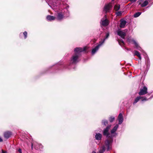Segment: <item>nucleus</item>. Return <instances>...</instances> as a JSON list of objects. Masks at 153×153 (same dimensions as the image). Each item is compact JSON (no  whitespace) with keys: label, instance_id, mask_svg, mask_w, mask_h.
Returning <instances> with one entry per match:
<instances>
[{"label":"nucleus","instance_id":"19","mask_svg":"<svg viewBox=\"0 0 153 153\" xmlns=\"http://www.w3.org/2000/svg\"><path fill=\"white\" fill-rule=\"evenodd\" d=\"M95 137L96 140H100L101 138L102 135L99 133H97L95 135Z\"/></svg>","mask_w":153,"mask_h":153},{"label":"nucleus","instance_id":"4","mask_svg":"<svg viewBox=\"0 0 153 153\" xmlns=\"http://www.w3.org/2000/svg\"><path fill=\"white\" fill-rule=\"evenodd\" d=\"M141 100L142 101H146L148 100V99L145 97L138 96L136 97L134 101L133 102V104H134L137 102L139 100Z\"/></svg>","mask_w":153,"mask_h":153},{"label":"nucleus","instance_id":"17","mask_svg":"<svg viewBox=\"0 0 153 153\" xmlns=\"http://www.w3.org/2000/svg\"><path fill=\"white\" fill-rule=\"evenodd\" d=\"M46 18L47 20L49 21H51L52 20H53L55 19V17L54 16L51 15H48L47 16Z\"/></svg>","mask_w":153,"mask_h":153},{"label":"nucleus","instance_id":"35","mask_svg":"<svg viewBox=\"0 0 153 153\" xmlns=\"http://www.w3.org/2000/svg\"><path fill=\"white\" fill-rule=\"evenodd\" d=\"M149 60H147V62H148Z\"/></svg>","mask_w":153,"mask_h":153},{"label":"nucleus","instance_id":"20","mask_svg":"<svg viewBox=\"0 0 153 153\" xmlns=\"http://www.w3.org/2000/svg\"><path fill=\"white\" fill-rule=\"evenodd\" d=\"M149 0H146L143 3L141 4V6L143 7L146 6L148 4V1Z\"/></svg>","mask_w":153,"mask_h":153},{"label":"nucleus","instance_id":"12","mask_svg":"<svg viewBox=\"0 0 153 153\" xmlns=\"http://www.w3.org/2000/svg\"><path fill=\"white\" fill-rule=\"evenodd\" d=\"M112 6L111 4L109 3L108 4L106 5L104 7V10L106 12H108L109 10L112 8Z\"/></svg>","mask_w":153,"mask_h":153},{"label":"nucleus","instance_id":"21","mask_svg":"<svg viewBox=\"0 0 153 153\" xmlns=\"http://www.w3.org/2000/svg\"><path fill=\"white\" fill-rule=\"evenodd\" d=\"M120 5L119 4H117L114 6V9L115 11H117L120 9Z\"/></svg>","mask_w":153,"mask_h":153},{"label":"nucleus","instance_id":"23","mask_svg":"<svg viewBox=\"0 0 153 153\" xmlns=\"http://www.w3.org/2000/svg\"><path fill=\"white\" fill-rule=\"evenodd\" d=\"M118 41L119 44L120 45L122 46L124 44V42L123 40H118Z\"/></svg>","mask_w":153,"mask_h":153},{"label":"nucleus","instance_id":"32","mask_svg":"<svg viewBox=\"0 0 153 153\" xmlns=\"http://www.w3.org/2000/svg\"><path fill=\"white\" fill-rule=\"evenodd\" d=\"M3 141L2 139L0 137V142H1Z\"/></svg>","mask_w":153,"mask_h":153},{"label":"nucleus","instance_id":"18","mask_svg":"<svg viewBox=\"0 0 153 153\" xmlns=\"http://www.w3.org/2000/svg\"><path fill=\"white\" fill-rule=\"evenodd\" d=\"M134 52V55L137 56L139 58V59L141 60V57L139 52L136 51H135Z\"/></svg>","mask_w":153,"mask_h":153},{"label":"nucleus","instance_id":"5","mask_svg":"<svg viewBox=\"0 0 153 153\" xmlns=\"http://www.w3.org/2000/svg\"><path fill=\"white\" fill-rule=\"evenodd\" d=\"M34 147L35 149L37 150H38L42 148V146L40 144L36 142L32 143L31 148L33 149V146Z\"/></svg>","mask_w":153,"mask_h":153},{"label":"nucleus","instance_id":"7","mask_svg":"<svg viewBox=\"0 0 153 153\" xmlns=\"http://www.w3.org/2000/svg\"><path fill=\"white\" fill-rule=\"evenodd\" d=\"M147 88L144 86L143 88L140 89V92L138 93V94L140 96L144 95L147 93Z\"/></svg>","mask_w":153,"mask_h":153},{"label":"nucleus","instance_id":"13","mask_svg":"<svg viewBox=\"0 0 153 153\" xmlns=\"http://www.w3.org/2000/svg\"><path fill=\"white\" fill-rule=\"evenodd\" d=\"M56 17L58 20L59 21L61 20L64 18L63 13H58Z\"/></svg>","mask_w":153,"mask_h":153},{"label":"nucleus","instance_id":"14","mask_svg":"<svg viewBox=\"0 0 153 153\" xmlns=\"http://www.w3.org/2000/svg\"><path fill=\"white\" fill-rule=\"evenodd\" d=\"M118 120H119V124H122L123 120V117L122 114L120 113L118 117Z\"/></svg>","mask_w":153,"mask_h":153},{"label":"nucleus","instance_id":"6","mask_svg":"<svg viewBox=\"0 0 153 153\" xmlns=\"http://www.w3.org/2000/svg\"><path fill=\"white\" fill-rule=\"evenodd\" d=\"M104 42V40L102 42H100L99 44L92 50L91 53L92 55H94L96 52L99 49L100 47L102 44Z\"/></svg>","mask_w":153,"mask_h":153},{"label":"nucleus","instance_id":"3","mask_svg":"<svg viewBox=\"0 0 153 153\" xmlns=\"http://www.w3.org/2000/svg\"><path fill=\"white\" fill-rule=\"evenodd\" d=\"M111 125L108 126L103 131V134L104 135L106 136L107 138H108L106 140H109L112 139L113 140V138H112V136L111 134L108 132L109 130L111 127Z\"/></svg>","mask_w":153,"mask_h":153},{"label":"nucleus","instance_id":"28","mask_svg":"<svg viewBox=\"0 0 153 153\" xmlns=\"http://www.w3.org/2000/svg\"><path fill=\"white\" fill-rule=\"evenodd\" d=\"M116 14L117 16H119L121 15L122 13L121 11H118L116 12Z\"/></svg>","mask_w":153,"mask_h":153},{"label":"nucleus","instance_id":"9","mask_svg":"<svg viewBox=\"0 0 153 153\" xmlns=\"http://www.w3.org/2000/svg\"><path fill=\"white\" fill-rule=\"evenodd\" d=\"M127 41L129 42H131V41L133 42L135 46V48L139 50L140 51V49L141 48L140 47L136 42L133 39H130V38H128L127 39Z\"/></svg>","mask_w":153,"mask_h":153},{"label":"nucleus","instance_id":"16","mask_svg":"<svg viewBox=\"0 0 153 153\" xmlns=\"http://www.w3.org/2000/svg\"><path fill=\"white\" fill-rule=\"evenodd\" d=\"M11 135V133L9 131H7L4 133V136L5 138L7 139L10 137Z\"/></svg>","mask_w":153,"mask_h":153},{"label":"nucleus","instance_id":"11","mask_svg":"<svg viewBox=\"0 0 153 153\" xmlns=\"http://www.w3.org/2000/svg\"><path fill=\"white\" fill-rule=\"evenodd\" d=\"M118 124L116 125L112 129L111 131V134L112 136V138H113V137L115 136L116 134H115V132L117 131V129L118 127Z\"/></svg>","mask_w":153,"mask_h":153},{"label":"nucleus","instance_id":"34","mask_svg":"<svg viewBox=\"0 0 153 153\" xmlns=\"http://www.w3.org/2000/svg\"><path fill=\"white\" fill-rule=\"evenodd\" d=\"M140 51H141V48L140 49ZM142 51H143V50H142Z\"/></svg>","mask_w":153,"mask_h":153},{"label":"nucleus","instance_id":"27","mask_svg":"<svg viewBox=\"0 0 153 153\" xmlns=\"http://www.w3.org/2000/svg\"><path fill=\"white\" fill-rule=\"evenodd\" d=\"M23 34L25 36V39L27 37V32L25 31L23 33Z\"/></svg>","mask_w":153,"mask_h":153},{"label":"nucleus","instance_id":"15","mask_svg":"<svg viewBox=\"0 0 153 153\" xmlns=\"http://www.w3.org/2000/svg\"><path fill=\"white\" fill-rule=\"evenodd\" d=\"M126 22L123 20H120V27L121 28H123L125 27Z\"/></svg>","mask_w":153,"mask_h":153},{"label":"nucleus","instance_id":"29","mask_svg":"<svg viewBox=\"0 0 153 153\" xmlns=\"http://www.w3.org/2000/svg\"><path fill=\"white\" fill-rule=\"evenodd\" d=\"M1 153H7V151H4L3 149H2Z\"/></svg>","mask_w":153,"mask_h":153},{"label":"nucleus","instance_id":"24","mask_svg":"<svg viewBox=\"0 0 153 153\" xmlns=\"http://www.w3.org/2000/svg\"><path fill=\"white\" fill-rule=\"evenodd\" d=\"M102 123L104 125L106 126L108 124V121L105 120H103L102 121Z\"/></svg>","mask_w":153,"mask_h":153},{"label":"nucleus","instance_id":"31","mask_svg":"<svg viewBox=\"0 0 153 153\" xmlns=\"http://www.w3.org/2000/svg\"><path fill=\"white\" fill-rule=\"evenodd\" d=\"M131 2H135L137 0H129Z\"/></svg>","mask_w":153,"mask_h":153},{"label":"nucleus","instance_id":"30","mask_svg":"<svg viewBox=\"0 0 153 153\" xmlns=\"http://www.w3.org/2000/svg\"><path fill=\"white\" fill-rule=\"evenodd\" d=\"M18 152H19V153H22V150H21V149H19Z\"/></svg>","mask_w":153,"mask_h":153},{"label":"nucleus","instance_id":"22","mask_svg":"<svg viewBox=\"0 0 153 153\" xmlns=\"http://www.w3.org/2000/svg\"><path fill=\"white\" fill-rule=\"evenodd\" d=\"M141 13H142L140 12H138L135 13L134 15V17L136 18L138 17L141 14Z\"/></svg>","mask_w":153,"mask_h":153},{"label":"nucleus","instance_id":"26","mask_svg":"<svg viewBox=\"0 0 153 153\" xmlns=\"http://www.w3.org/2000/svg\"><path fill=\"white\" fill-rule=\"evenodd\" d=\"M114 117H111L110 118L109 120V121L111 122H112L114 120Z\"/></svg>","mask_w":153,"mask_h":153},{"label":"nucleus","instance_id":"10","mask_svg":"<svg viewBox=\"0 0 153 153\" xmlns=\"http://www.w3.org/2000/svg\"><path fill=\"white\" fill-rule=\"evenodd\" d=\"M117 33L118 35L120 36L122 38L125 39V37L126 35L125 32L119 29L117 31Z\"/></svg>","mask_w":153,"mask_h":153},{"label":"nucleus","instance_id":"2","mask_svg":"<svg viewBox=\"0 0 153 153\" xmlns=\"http://www.w3.org/2000/svg\"><path fill=\"white\" fill-rule=\"evenodd\" d=\"M112 142L113 140L112 139L105 140L104 145L100 149L99 153H103L105 150L108 151L111 149Z\"/></svg>","mask_w":153,"mask_h":153},{"label":"nucleus","instance_id":"33","mask_svg":"<svg viewBox=\"0 0 153 153\" xmlns=\"http://www.w3.org/2000/svg\"><path fill=\"white\" fill-rule=\"evenodd\" d=\"M92 153H96V152L94 151H93Z\"/></svg>","mask_w":153,"mask_h":153},{"label":"nucleus","instance_id":"36","mask_svg":"<svg viewBox=\"0 0 153 153\" xmlns=\"http://www.w3.org/2000/svg\"><path fill=\"white\" fill-rule=\"evenodd\" d=\"M114 0H112V1H114Z\"/></svg>","mask_w":153,"mask_h":153},{"label":"nucleus","instance_id":"1","mask_svg":"<svg viewBox=\"0 0 153 153\" xmlns=\"http://www.w3.org/2000/svg\"><path fill=\"white\" fill-rule=\"evenodd\" d=\"M87 47L83 48H76L74 49L75 54L71 58V62L72 64H76L79 61V57L80 55V53L82 51H85Z\"/></svg>","mask_w":153,"mask_h":153},{"label":"nucleus","instance_id":"25","mask_svg":"<svg viewBox=\"0 0 153 153\" xmlns=\"http://www.w3.org/2000/svg\"><path fill=\"white\" fill-rule=\"evenodd\" d=\"M109 36V33H107L106 34L105 37V38H104V39L102 41H100V42H102L104 40V41H105V40L108 38Z\"/></svg>","mask_w":153,"mask_h":153},{"label":"nucleus","instance_id":"8","mask_svg":"<svg viewBox=\"0 0 153 153\" xmlns=\"http://www.w3.org/2000/svg\"><path fill=\"white\" fill-rule=\"evenodd\" d=\"M104 18L102 19L101 20V24L104 26H107L108 24V21L106 18V16L105 15L104 16Z\"/></svg>","mask_w":153,"mask_h":153}]
</instances>
